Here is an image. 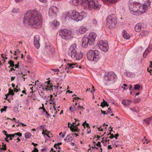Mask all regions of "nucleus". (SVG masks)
<instances>
[{
	"instance_id": "1a4fd4ad",
	"label": "nucleus",
	"mask_w": 152,
	"mask_h": 152,
	"mask_svg": "<svg viewBox=\"0 0 152 152\" xmlns=\"http://www.w3.org/2000/svg\"><path fill=\"white\" fill-rule=\"evenodd\" d=\"M59 34L64 39L67 40L72 38L71 31L66 29L61 30L59 32Z\"/></svg>"
},
{
	"instance_id": "6ab92c4d",
	"label": "nucleus",
	"mask_w": 152,
	"mask_h": 152,
	"mask_svg": "<svg viewBox=\"0 0 152 152\" xmlns=\"http://www.w3.org/2000/svg\"><path fill=\"white\" fill-rule=\"evenodd\" d=\"M45 84H47V87H46V86H44L43 85H41V86L42 88L43 91H49V84H50V82H47V83H45Z\"/></svg>"
},
{
	"instance_id": "39448f33",
	"label": "nucleus",
	"mask_w": 152,
	"mask_h": 152,
	"mask_svg": "<svg viewBox=\"0 0 152 152\" xmlns=\"http://www.w3.org/2000/svg\"><path fill=\"white\" fill-rule=\"evenodd\" d=\"M87 15V13L82 12L79 13L75 10H70L68 13L66 17L71 18V19L79 21L81 20Z\"/></svg>"
},
{
	"instance_id": "f257e3e1",
	"label": "nucleus",
	"mask_w": 152,
	"mask_h": 152,
	"mask_svg": "<svg viewBox=\"0 0 152 152\" xmlns=\"http://www.w3.org/2000/svg\"><path fill=\"white\" fill-rule=\"evenodd\" d=\"M23 23L25 25L33 28H40L42 24L41 14L38 11H28L24 16Z\"/></svg>"
},
{
	"instance_id": "b1692460",
	"label": "nucleus",
	"mask_w": 152,
	"mask_h": 152,
	"mask_svg": "<svg viewBox=\"0 0 152 152\" xmlns=\"http://www.w3.org/2000/svg\"><path fill=\"white\" fill-rule=\"evenodd\" d=\"M57 27L59 25V22L56 20H54L52 22V25Z\"/></svg>"
},
{
	"instance_id": "2eb2a0df",
	"label": "nucleus",
	"mask_w": 152,
	"mask_h": 152,
	"mask_svg": "<svg viewBox=\"0 0 152 152\" xmlns=\"http://www.w3.org/2000/svg\"><path fill=\"white\" fill-rule=\"evenodd\" d=\"M88 29L86 26H81L79 30L77 31V33L79 34H84L87 30Z\"/></svg>"
},
{
	"instance_id": "13d9d810",
	"label": "nucleus",
	"mask_w": 152,
	"mask_h": 152,
	"mask_svg": "<svg viewBox=\"0 0 152 152\" xmlns=\"http://www.w3.org/2000/svg\"><path fill=\"white\" fill-rule=\"evenodd\" d=\"M102 113L104 115L107 114V113H106L105 111H104L102 110L101 111Z\"/></svg>"
},
{
	"instance_id": "473e14b6",
	"label": "nucleus",
	"mask_w": 152,
	"mask_h": 152,
	"mask_svg": "<svg viewBox=\"0 0 152 152\" xmlns=\"http://www.w3.org/2000/svg\"><path fill=\"white\" fill-rule=\"evenodd\" d=\"M31 134L29 132H26L25 134V137L26 138L30 139L31 136Z\"/></svg>"
},
{
	"instance_id": "72a5a7b5",
	"label": "nucleus",
	"mask_w": 152,
	"mask_h": 152,
	"mask_svg": "<svg viewBox=\"0 0 152 152\" xmlns=\"http://www.w3.org/2000/svg\"><path fill=\"white\" fill-rule=\"evenodd\" d=\"M92 25L94 26H96L97 24V21L95 19H93L92 21Z\"/></svg>"
},
{
	"instance_id": "0eeeda50",
	"label": "nucleus",
	"mask_w": 152,
	"mask_h": 152,
	"mask_svg": "<svg viewBox=\"0 0 152 152\" xmlns=\"http://www.w3.org/2000/svg\"><path fill=\"white\" fill-rule=\"evenodd\" d=\"M100 52L96 50H90L87 53L88 59L91 61H97L100 58Z\"/></svg>"
},
{
	"instance_id": "423d86ee",
	"label": "nucleus",
	"mask_w": 152,
	"mask_h": 152,
	"mask_svg": "<svg viewBox=\"0 0 152 152\" xmlns=\"http://www.w3.org/2000/svg\"><path fill=\"white\" fill-rule=\"evenodd\" d=\"M116 79L117 76L113 72H106L104 76V82L106 85L109 84L111 82H114Z\"/></svg>"
},
{
	"instance_id": "79ce46f5",
	"label": "nucleus",
	"mask_w": 152,
	"mask_h": 152,
	"mask_svg": "<svg viewBox=\"0 0 152 152\" xmlns=\"http://www.w3.org/2000/svg\"><path fill=\"white\" fill-rule=\"evenodd\" d=\"M132 72H126V74L127 77H132Z\"/></svg>"
},
{
	"instance_id": "9d476101",
	"label": "nucleus",
	"mask_w": 152,
	"mask_h": 152,
	"mask_svg": "<svg viewBox=\"0 0 152 152\" xmlns=\"http://www.w3.org/2000/svg\"><path fill=\"white\" fill-rule=\"evenodd\" d=\"M77 50L76 44L72 45L69 48L68 53L72 58H74L77 55Z\"/></svg>"
},
{
	"instance_id": "a878e982",
	"label": "nucleus",
	"mask_w": 152,
	"mask_h": 152,
	"mask_svg": "<svg viewBox=\"0 0 152 152\" xmlns=\"http://www.w3.org/2000/svg\"><path fill=\"white\" fill-rule=\"evenodd\" d=\"M39 94L40 96L43 99H46V96L44 95V92L42 91H38Z\"/></svg>"
},
{
	"instance_id": "49530a36",
	"label": "nucleus",
	"mask_w": 152,
	"mask_h": 152,
	"mask_svg": "<svg viewBox=\"0 0 152 152\" xmlns=\"http://www.w3.org/2000/svg\"><path fill=\"white\" fill-rule=\"evenodd\" d=\"M108 137H106L105 139L104 140H103L101 141V142L104 143V141H105V142H109L110 141V140L108 139Z\"/></svg>"
},
{
	"instance_id": "bf43d9fd",
	"label": "nucleus",
	"mask_w": 152,
	"mask_h": 152,
	"mask_svg": "<svg viewBox=\"0 0 152 152\" xmlns=\"http://www.w3.org/2000/svg\"><path fill=\"white\" fill-rule=\"evenodd\" d=\"M119 136V134H115L114 136L115 137V139H117L118 137Z\"/></svg>"
},
{
	"instance_id": "f8f14e48",
	"label": "nucleus",
	"mask_w": 152,
	"mask_h": 152,
	"mask_svg": "<svg viewBox=\"0 0 152 152\" xmlns=\"http://www.w3.org/2000/svg\"><path fill=\"white\" fill-rule=\"evenodd\" d=\"M75 123V122H72V124H70L71 126L70 127V129L72 132L80 133V130L79 129V128L77 126L80 125V123H78L77 125H74V124Z\"/></svg>"
},
{
	"instance_id": "4be33fe9",
	"label": "nucleus",
	"mask_w": 152,
	"mask_h": 152,
	"mask_svg": "<svg viewBox=\"0 0 152 152\" xmlns=\"http://www.w3.org/2000/svg\"><path fill=\"white\" fill-rule=\"evenodd\" d=\"M83 55L82 53H80L77 54L76 55L75 58L77 60H79L80 59L83 57Z\"/></svg>"
},
{
	"instance_id": "de8ad7c7",
	"label": "nucleus",
	"mask_w": 152,
	"mask_h": 152,
	"mask_svg": "<svg viewBox=\"0 0 152 152\" xmlns=\"http://www.w3.org/2000/svg\"><path fill=\"white\" fill-rule=\"evenodd\" d=\"M7 108V107L6 106H5L3 108H2L1 110V112L2 113L3 111H6V109Z\"/></svg>"
},
{
	"instance_id": "58836bf2",
	"label": "nucleus",
	"mask_w": 152,
	"mask_h": 152,
	"mask_svg": "<svg viewBox=\"0 0 152 152\" xmlns=\"http://www.w3.org/2000/svg\"><path fill=\"white\" fill-rule=\"evenodd\" d=\"M118 0H107L106 1V4H107V2H110L111 3H114L118 1Z\"/></svg>"
},
{
	"instance_id": "2f4dec72",
	"label": "nucleus",
	"mask_w": 152,
	"mask_h": 152,
	"mask_svg": "<svg viewBox=\"0 0 152 152\" xmlns=\"http://www.w3.org/2000/svg\"><path fill=\"white\" fill-rule=\"evenodd\" d=\"M106 105H107V101L104 100L103 102H101L100 106L102 107H104Z\"/></svg>"
},
{
	"instance_id": "680f3d73",
	"label": "nucleus",
	"mask_w": 152,
	"mask_h": 152,
	"mask_svg": "<svg viewBox=\"0 0 152 152\" xmlns=\"http://www.w3.org/2000/svg\"><path fill=\"white\" fill-rule=\"evenodd\" d=\"M44 136H45V137H46V136H47V137H48L49 138H50V136L49 135V134H47L46 133L44 134Z\"/></svg>"
},
{
	"instance_id": "7ed1b4c3",
	"label": "nucleus",
	"mask_w": 152,
	"mask_h": 152,
	"mask_svg": "<svg viewBox=\"0 0 152 152\" xmlns=\"http://www.w3.org/2000/svg\"><path fill=\"white\" fill-rule=\"evenodd\" d=\"M73 4L75 6H77L82 4L86 8L94 9L98 10L101 7V5L99 4L97 1L95 2L93 0H73Z\"/></svg>"
},
{
	"instance_id": "37998d69",
	"label": "nucleus",
	"mask_w": 152,
	"mask_h": 152,
	"mask_svg": "<svg viewBox=\"0 0 152 152\" xmlns=\"http://www.w3.org/2000/svg\"><path fill=\"white\" fill-rule=\"evenodd\" d=\"M42 109L43 110V114H45L46 115H47V116L48 117L49 115V114H48V112L46 111L44 107L42 108Z\"/></svg>"
},
{
	"instance_id": "8fccbe9b",
	"label": "nucleus",
	"mask_w": 152,
	"mask_h": 152,
	"mask_svg": "<svg viewBox=\"0 0 152 152\" xmlns=\"http://www.w3.org/2000/svg\"><path fill=\"white\" fill-rule=\"evenodd\" d=\"M74 107H70L69 108V109L71 111V112H73L74 111V108H75V106H74V105H73Z\"/></svg>"
},
{
	"instance_id": "338daca9",
	"label": "nucleus",
	"mask_w": 152,
	"mask_h": 152,
	"mask_svg": "<svg viewBox=\"0 0 152 152\" xmlns=\"http://www.w3.org/2000/svg\"><path fill=\"white\" fill-rule=\"evenodd\" d=\"M6 138H9L10 137V134H6Z\"/></svg>"
},
{
	"instance_id": "cd10ccee",
	"label": "nucleus",
	"mask_w": 152,
	"mask_h": 152,
	"mask_svg": "<svg viewBox=\"0 0 152 152\" xmlns=\"http://www.w3.org/2000/svg\"><path fill=\"white\" fill-rule=\"evenodd\" d=\"M40 40L39 36L38 35L35 36L34 38V42L39 41Z\"/></svg>"
},
{
	"instance_id": "864d4df0",
	"label": "nucleus",
	"mask_w": 152,
	"mask_h": 152,
	"mask_svg": "<svg viewBox=\"0 0 152 152\" xmlns=\"http://www.w3.org/2000/svg\"><path fill=\"white\" fill-rule=\"evenodd\" d=\"M107 112L109 113H112V112L110 107H109L108 108V110L107 111Z\"/></svg>"
},
{
	"instance_id": "4c0bfd02",
	"label": "nucleus",
	"mask_w": 152,
	"mask_h": 152,
	"mask_svg": "<svg viewBox=\"0 0 152 152\" xmlns=\"http://www.w3.org/2000/svg\"><path fill=\"white\" fill-rule=\"evenodd\" d=\"M9 92L8 94H7V95H11L12 96H13L14 95V93L13 92L12 90H11L10 89H9Z\"/></svg>"
},
{
	"instance_id": "412c9836",
	"label": "nucleus",
	"mask_w": 152,
	"mask_h": 152,
	"mask_svg": "<svg viewBox=\"0 0 152 152\" xmlns=\"http://www.w3.org/2000/svg\"><path fill=\"white\" fill-rule=\"evenodd\" d=\"M73 139L72 136L71 135V134H68L66 138L64 139V141L66 140L67 142H70Z\"/></svg>"
},
{
	"instance_id": "dca6fc26",
	"label": "nucleus",
	"mask_w": 152,
	"mask_h": 152,
	"mask_svg": "<svg viewBox=\"0 0 152 152\" xmlns=\"http://www.w3.org/2000/svg\"><path fill=\"white\" fill-rule=\"evenodd\" d=\"M152 49V44L149 46L148 48L145 50L143 54L144 57H145L147 55L149 54Z\"/></svg>"
},
{
	"instance_id": "c03bdc74",
	"label": "nucleus",
	"mask_w": 152,
	"mask_h": 152,
	"mask_svg": "<svg viewBox=\"0 0 152 152\" xmlns=\"http://www.w3.org/2000/svg\"><path fill=\"white\" fill-rule=\"evenodd\" d=\"M114 143V145L116 147H117L119 145H121L120 143L119 142L116 141Z\"/></svg>"
},
{
	"instance_id": "5fc2aeb1",
	"label": "nucleus",
	"mask_w": 152,
	"mask_h": 152,
	"mask_svg": "<svg viewBox=\"0 0 152 152\" xmlns=\"http://www.w3.org/2000/svg\"><path fill=\"white\" fill-rule=\"evenodd\" d=\"M59 135L62 137L63 138H64V134H63L62 132H61L59 134Z\"/></svg>"
},
{
	"instance_id": "c85d7f7f",
	"label": "nucleus",
	"mask_w": 152,
	"mask_h": 152,
	"mask_svg": "<svg viewBox=\"0 0 152 152\" xmlns=\"http://www.w3.org/2000/svg\"><path fill=\"white\" fill-rule=\"evenodd\" d=\"M130 109L131 110H132L133 112H135L136 113H137L139 112V109L138 107H136L135 108H130Z\"/></svg>"
},
{
	"instance_id": "69168bd1",
	"label": "nucleus",
	"mask_w": 152,
	"mask_h": 152,
	"mask_svg": "<svg viewBox=\"0 0 152 152\" xmlns=\"http://www.w3.org/2000/svg\"><path fill=\"white\" fill-rule=\"evenodd\" d=\"M14 91L15 92H18V91H19V90H18V88H15L14 89Z\"/></svg>"
},
{
	"instance_id": "e2e57ef3",
	"label": "nucleus",
	"mask_w": 152,
	"mask_h": 152,
	"mask_svg": "<svg viewBox=\"0 0 152 152\" xmlns=\"http://www.w3.org/2000/svg\"><path fill=\"white\" fill-rule=\"evenodd\" d=\"M2 148H3L2 149V150H6V145L5 144L4 146V147L3 146Z\"/></svg>"
},
{
	"instance_id": "603ef678",
	"label": "nucleus",
	"mask_w": 152,
	"mask_h": 152,
	"mask_svg": "<svg viewBox=\"0 0 152 152\" xmlns=\"http://www.w3.org/2000/svg\"><path fill=\"white\" fill-rule=\"evenodd\" d=\"M16 136H18L19 137H21L22 135V134L20 132H17L15 134Z\"/></svg>"
},
{
	"instance_id": "052dcab7",
	"label": "nucleus",
	"mask_w": 152,
	"mask_h": 152,
	"mask_svg": "<svg viewBox=\"0 0 152 152\" xmlns=\"http://www.w3.org/2000/svg\"><path fill=\"white\" fill-rule=\"evenodd\" d=\"M15 136L16 135L15 134H10V137H12V138L15 137Z\"/></svg>"
},
{
	"instance_id": "9b49d317",
	"label": "nucleus",
	"mask_w": 152,
	"mask_h": 152,
	"mask_svg": "<svg viewBox=\"0 0 152 152\" xmlns=\"http://www.w3.org/2000/svg\"><path fill=\"white\" fill-rule=\"evenodd\" d=\"M99 46L100 49L104 52H106L109 49V45L107 42L103 40H101L99 43Z\"/></svg>"
},
{
	"instance_id": "f03ea898",
	"label": "nucleus",
	"mask_w": 152,
	"mask_h": 152,
	"mask_svg": "<svg viewBox=\"0 0 152 152\" xmlns=\"http://www.w3.org/2000/svg\"><path fill=\"white\" fill-rule=\"evenodd\" d=\"M130 1L129 10L135 15L144 13L151 3L149 0H131Z\"/></svg>"
},
{
	"instance_id": "f704fd0d",
	"label": "nucleus",
	"mask_w": 152,
	"mask_h": 152,
	"mask_svg": "<svg viewBox=\"0 0 152 152\" xmlns=\"http://www.w3.org/2000/svg\"><path fill=\"white\" fill-rule=\"evenodd\" d=\"M50 100L51 102H50V104H53L54 105H55L56 104L55 103V99L53 98H50Z\"/></svg>"
},
{
	"instance_id": "ea45409f",
	"label": "nucleus",
	"mask_w": 152,
	"mask_h": 152,
	"mask_svg": "<svg viewBox=\"0 0 152 152\" xmlns=\"http://www.w3.org/2000/svg\"><path fill=\"white\" fill-rule=\"evenodd\" d=\"M140 88V86L138 84H135L134 85V88L135 90L139 89Z\"/></svg>"
},
{
	"instance_id": "a18cd8bd",
	"label": "nucleus",
	"mask_w": 152,
	"mask_h": 152,
	"mask_svg": "<svg viewBox=\"0 0 152 152\" xmlns=\"http://www.w3.org/2000/svg\"><path fill=\"white\" fill-rule=\"evenodd\" d=\"M109 135H110V136L109 137V138L110 139H112L113 138L115 137L113 135V134H111L110 132L109 134H107L108 136H109Z\"/></svg>"
},
{
	"instance_id": "7c9ffc66",
	"label": "nucleus",
	"mask_w": 152,
	"mask_h": 152,
	"mask_svg": "<svg viewBox=\"0 0 152 152\" xmlns=\"http://www.w3.org/2000/svg\"><path fill=\"white\" fill-rule=\"evenodd\" d=\"M122 103L124 106H126L129 105V104L126 102V101L124 100H123L122 101Z\"/></svg>"
},
{
	"instance_id": "f3484780",
	"label": "nucleus",
	"mask_w": 152,
	"mask_h": 152,
	"mask_svg": "<svg viewBox=\"0 0 152 152\" xmlns=\"http://www.w3.org/2000/svg\"><path fill=\"white\" fill-rule=\"evenodd\" d=\"M142 27V25L141 23H137L135 26L134 29L136 31L139 32L141 29Z\"/></svg>"
},
{
	"instance_id": "09e8293b",
	"label": "nucleus",
	"mask_w": 152,
	"mask_h": 152,
	"mask_svg": "<svg viewBox=\"0 0 152 152\" xmlns=\"http://www.w3.org/2000/svg\"><path fill=\"white\" fill-rule=\"evenodd\" d=\"M62 144V143L61 142H60V143H58L57 144H55L54 145V147L56 148H57V145L58 146L59 145H61Z\"/></svg>"
},
{
	"instance_id": "4468645a",
	"label": "nucleus",
	"mask_w": 152,
	"mask_h": 152,
	"mask_svg": "<svg viewBox=\"0 0 152 152\" xmlns=\"http://www.w3.org/2000/svg\"><path fill=\"white\" fill-rule=\"evenodd\" d=\"M77 64L76 63L67 64V65L65 69V71L66 72H69L70 70L74 67L73 66L74 65H76Z\"/></svg>"
},
{
	"instance_id": "5701e85b",
	"label": "nucleus",
	"mask_w": 152,
	"mask_h": 152,
	"mask_svg": "<svg viewBox=\"0 0 152 152\" xmlns=\"http://www.w3.org/2000/svg\"><path fill=\"white\" fill-rule=\"evenodd\" d=\"M58 86H53V85H49V90L50 91H53V89H56L57 90H58L59 89Z\"/></svg>"
},
{
	"instance_id": "6e6552de",
	"label": "nucleus",
	"mask_w": 152,
	"mask_h": 152,
	"mask_svg": "<svg viewBox=\"0 0 152 152\" xmlns=\"http://www.w3.org/2000/svg\"><path fill=\"white\" fill-rule=\"evenodd\" d=\"M117 22V20L115 15L112 14L109 15L107 18V23L110 28L115 27Z\"/></svg>"
},
{
	"instance_id": "e433bc0d",
	"label": "nucleus",
	"mask_w": 152,
	"mask_h": 152,
	"mask_svg": "<svg viewBox=\"0 0 152 152\" xmlns=\"http://www.w3.org/2000/svg\"><path fill=\"white\" fill-rule=\"evenodd\" d=\"M8 64H10V65L11 67H14L15 66V65L14 64V62L12 60H10L8 62Z\"/></svg>"
},
{
	"instance_id": "0e129e2a",
	"label": "nucleus",
	"mask_w": 152,
	"mask_h": 152,
	"mask_svg": "<svg viewBox=\"0 0 152 152\" xmlns=\"http://www.w3.org/2000/svg\"><path fill=\"white\" fill-rule=\"evenodd\" d=\"M40 2L43 3H45L47 1V0H39Z\"/></svg>"
},
{
	"instance_id": "a19ab883",
	"label": "nucleus",
	"mask_w": 152,
	"mask_h": 152,
	"mask_svg": "<svg viewBox=\"0 0 152 152\" xmlns=\"http://www.w3.org/2000/svg\"><path fill=\"white\" fill-rule=\"evenodd\" d=\"M19 10L18 8H14L12 11V12H13L17 13L19 12Z\"/></svg>"
},
{
	"instance_id": "393cba45",
	"label": "nucleus",
	"mask_w": 152,
	"mask_h": 152,
	"mask_svg": "<svg viewBox=\"0 0 152 152\" xmlns=\"http://www.w3.org/2000/svg\"><path fill=\"white\" fill-rule=\"evenodd\" d=\"M151 119L149 118H147L146 119H145L143 120V121L144 122V124L147 125L150 123L151 122Z\"/></svg>"
},
{
	"instance_id": "ddd939ff",
	"label": "nucleus",
	"mask_w": 152,
	"mask_h": 152,
	"mask_svg": "<svg viewBox=\"0 0 152 152\" xmlns=\"http://www.w3.org/2000/svg\"><path fill=\"white\" fill-rule=\"evenodd\" d=\"M58 8L55 6L51 7L49 9V14L50 16H53L56 15L58 12Z\"/></svg>"
},
{
	"instance_id": "c9c22d12",
	"label": "nucleus",
	"mask_w": 152,
	"mask_h": 152,
	"mask_svg": "<svg viewBox=\"0 0 152 152\" xmlns=\"http://www.w3.org/2000/svg\"><path fill=\"white\" fill-rule=\"evenodd\" d=\"M142 141L143 142L144 144H145V143H146V144H148L150 142L148 140L146 139V137H144L143 139L142 140Z\"/></svg>"
},
{
	"instance_id": "4d7b16f0",
	"label": "nucleus",
	"mask_w": 152,
	"mask_h": 152,
	"mask_svg": "<svg viewBox=\"0 0 152 152\" xmlns=\"http://www.w3.org/2000/svg\"><path fill=\"white\" fill-rule=\"evenodd\" d=\"M96 146H99L100 147H101V143L100 142H98L96 144Z\"/></svg>"
},
{
	"instance_id": "3c124183",
	"label": "nucleus",
	"mask_w": 152,
	"mask_h": 152,
	"mask_svg": "<svg viewBox=\"0 0 152 152\" xmlns=\"http://www.w3.org/2000/svg\"><path fill=\"white\" fill-rule=\"evenodd\" d=\"M51 70L54 72H59L60 71V70L58 69H51Z\"/></svg>"
},
{
	"instance_id": "6e6d98bb",
	"label": "nucleus",
	"mask_w": 152,
	"mask_h": 152,
	"mask_svg": "<svg viewBox=\"0 0 152 152\" xmlns=\"http://www.w3.org/2000/svg\"><path fill=\"white\" fill-rule=\"evenodd\" d=\"M38 149L37 148H35L32 151V152H38Z\"/></svg>"
},
{
	"instance_id": "774afa93",
	"label": "nucleus",
	"mask_w": 152,
	"mask_h": 152,
	"mask_svg": "<svg viewBox=\"0 0 152 152\" xmlns=\"http://www.w3.org/2000/svg\"><path fill=\"white\" fill-rule=\"evenodd\" d=\"M132 88V85H130L129 87V90L130 91L131 90Z\"/></svg>"
},
{
	"instance_id": "20e7f679",
	"label": "nucleus",
	"mask_w": 152,
	"mask_h": 152,
	"mask_svg": "<svg viewBox=\"0 0 152 152\" xmlns=\"http://www.w3.org/2000/svg\"><path fill=\"white\" fill-rule=\"evenodd\" d=\"M96 34L94 32H91L88 36L83 37L82 40V47L86 48L88 45H92L94 44Z\"/></svg>"
},
{
	"instance_id": "bb28decb",
	"label": "nucleus",
	"mask_w": 152,
	"mask_h": 152,
	"mask_svg": "<svg viewBox=\"0 0 152 152\" xmlns=\"http://www.w3.org/2000/svg\"><path fill=\"white\" fill-rule=\"evenodd\" d=\"M39 42V41L34 42V46L37 49H39L40 47V45Z\"/></svg>"
},
{
	"instance_id": "aec40b11",
	"label": "nucleus",
	"mask_w": 152,
	"mask_h": 152,
	"mask_svg": "<svg viewBox=\"0 0 152 152\" xmlns=\"http://www.w3.org/2000/svg\"><path fill=\"white\" fill-rule=\"evenodd\" d=\"M149 31L146 30H143L140 33V35L142 37L146 36L148 35Z\"/></svg>"
},
{
	"instance_id": "c756f323",
	"label": "nucleus",
	"mask_w": 152,
	"mask_h": 152,
	"mask_svg": "<svg viewBox=\"0 0 152 152\" xmlns=\"http://www.w3.org/2000/svg\"><path fill=\"white\" fill-rule=\"evenodd\" d=\"M84 109V108L83 106L79 105L78 106V107L76 108V110L78 111L80 110L82 111Z\"/></svg>"
},
{
	"instance_id": "a211bd4d",
	"label": "nucleus",
	"mask_w": 152,
	"mask_h": 152,
	"mask_svg": "<svg viewBox=\"0 0 152 152\" xmlns=\"http://www.w3.org/2000/svg\"><path fill=\"white\" fill-rule=\"evenodd\" d=\"M122 33L123 37L124 39H128L130 38V35L126 33L125 30H123Z\"/></svg>"
}]
</instances>
